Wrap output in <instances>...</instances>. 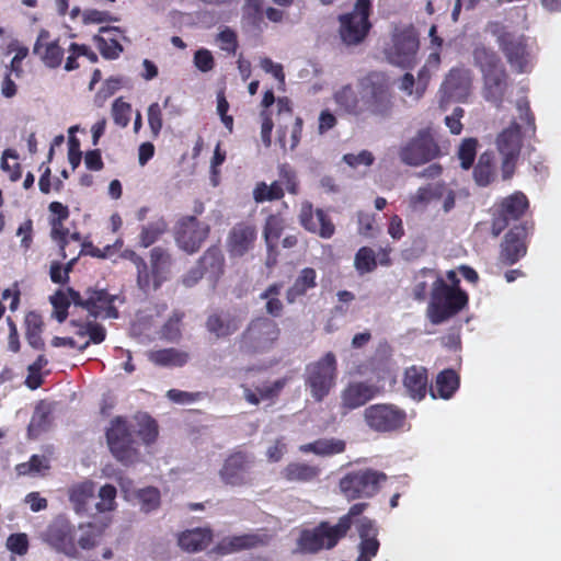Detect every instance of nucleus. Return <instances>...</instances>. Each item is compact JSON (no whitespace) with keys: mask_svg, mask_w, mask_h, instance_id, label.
<instances>
[{"mask_svg":"<svg viewBox=\"0 0 561 561\" xmlns=\"http://www.w3.org/2000/svg\"><path fill=\"white\" fill-rule=\"evenodd\" d=\"M366 507V503H356L350 507L345 515L339 518L335 525H331L329 522H321L313 529L304 530L299 539L300 548L307 552L332 549L340 539L346 536L352 525L355 524L359 536L356 561H371L377 556L380 543L377 539L378 529L375 522L367 517L357 518Z\"/></svg>","mask_w":561,"mask_h":561,"instance_id":"1","label":"nucleus"},{"mask_svg":"<svg viewBox=\"0 0 561 561\" xmlns=\"http://www.w3.org/2000/svg\"><path fill=\"white\" fill-rule=\"evenodd\" d=\"M137 436L145 445L156 440L158 426L148 414H138L131 420L116 416L111 421L106 430V440L116 460L126 466L140 460Z\"/></svg>","mask_w":561,"mask_h":561,"instance_id":"2","label":"nucleus"},{"mask_svg":"<svg viewBox=\"0 0 561 561\" xmlns=\"http://www.w3.org/2000/svg\"><path fill=\"white\" fill-rule=\"evenodd\" d=\"M518 113L508 127L503 129L496 138V147L502 156V176L512 178L519 157L523 138L533 137L536 133L535 117L530 111L529 102L519 99L516 102Z\"/></svg>","mask_w":561,"mask_h":561,"instance_id":"3","label":"nucleus"},{"mask_svg":"<svg viewBox=\"0 0 561 561\" xmlns=\"http://www.w3.org/2000/svg\"><path fill=\"white\" fill-rule=\"evenodd\" d=\"M473 65L482 76L483 99L500 108L511 87L508 72L500 56L483 44L474 46L472 51Z\"/></svg>","mask_w":561,"mask_h":561,"instance_id":"4","label":"nucleus"},{"mask_svg":"<svg viewBox=\"0 0 561 561\" xmlns=\"http://www.w3.org/2000/svg\"><path fill=\"white\" fill-rule=\"evenodd\" d=\"M363 101V117L366 115L381 119L390 118L394 110V98L385 75L371 72L359 83Z\"/></svg>","mask_w":561,"mask_h":561,"instance_id":"5","label":"nucleus"},{"mask_svg":"<svg viewBox=\"0 0 561 561\" xmlns=\"http://www.w3.org/2000/svg\"><path fill=\"white\" fill-rule=\"evenodd\" d=\"M468 304V295L457 285H448L442 277L435 279L431 290V300L426 309V316L431 323L440 324Z\"/></svg>","mask_w":561,"mask_h":561,"instance_id":"6","label":"nucleus"},{"mask_svg":"<svg viewBox=\"0 0 561 561\" xmlns=\"http://www.w3.org/2000/svg\"><path fill=\"white\" fill-rule=\"evenodd\" d=\"M336 358L332 352L306 366L305 386L316 402H322L335 387Z\"/></svg>","mask_w":561,"mask_h":561,"instance_id":"7","label":"nucleus"},{"mask_svg":"<svg viewBox=\"0 0 561 561\" xmlns=\"http://www.w3.org/2000/svg\"><path fill=\"white\" fill-rule=\"evenodd\" d=\"M387 476L374 469H358L344 474L339 482L341 493L347 500L370 499L376 495Z\"/></svg>","mask_w":561,"mask_h":561,"instance_id":"8","label":"nucleus"},{"mask_svg":"<svg viewBox=\"0 0 561 561\" xmlns=\"http://www.w3.org/2000/svg\"><path fill=\"white\" fill-rule=\"evenodd\" d=\"M442 154L436 131L431 127L421 128L414 137L401 146L400 160L408 165L417 167Z\"/></svg>","mask_w":561,"mask_h":561,"instance_id":"9","label":"nucleus"},{"mask_svg":"<svg viewBox=\"0 0 561 561\" xmlns=\"http://www.w3.org/2000/svg\"><path fill=\"white\" fill-rule=\"evenodd\" d=\"M499 45L508 65L517 73H528L535 64V53L529 38L524 35L504 33L499 37Z\"/></svg>","mask_w":561,"mask_h":561,"instance_id":"10","label":"nucleus"},{"mask_svg":"<svg viewBox=\"0 0 561 561\" xmlns=\"http://www.w3.org/2000/svg\"><path fill=\"white\" fill-rule=\"evenodd\" d=\"M370 0H357L352 12L340 16V35L346 45H357L367 35Z\"/></svg>","mask_w":561,"mask_h":561,"instance_id":"11","label":"nucleus"},{"mask_svg":"<svg viewBox=\"0 0 561 561\" xmlns=\"http://www.w3.org/2000/svg\"><path fill=\"white\" fill-rule=\"evenodd\" d=\"M407 419L404 410L387 403L371 404L364 410L366 425L379 433H387L403 427Z\"/></svg>","mask_w":561,"mask_h":561,"instance_id":"12","label":"nucleus"},{"mask_svg":"<svg viewBox=\"0 0 561 561\" xmlns=\"http://www.w3.org/2000/svg\"><path fill=\"white\" fill-rule=\"evenodd\" d=\"M75 306L82 307L93 318H117L118 311L114 306L115 300L118 299L116 295H110L104 289L88 288L84 297L77 290H70Z\"/></svg>","mask_w":561,"mask_h":561,"instance_id":"13","label":"nucleus"},{"mask_svg":"<svg viewBox=\"0 0 561 561\" xmlns=\"http://www.w3.org/2000/svg\"><path fill=\"white\" fill-rule=\"evenodd\" d=\"M279 333L280 330L274 320L265 317L257 318L242 334L241 346L252 352L268 350L278 339Z\"/></svg>","mask_w":561,"mask_h":561,"instance_id":"14","label":"nucleus"},{"mask_svg":"<svg viewBox=\"0 0 561 561\" xmlns=\"http://www.w3.org/2000/svg\"><path fill=\"white\" fill-rule=\"evenodd\" d=\"M392 46L387 51L389 62L401 68H411L416 62L419 39L413 30L397 31Z\"/></svg>","mask_w":561,"mask_h":561,"instance_id":"15","label":"nucleus"},{"mask_svg":"<svg viewBox=\"0 0 561 561\" xmlns=\"http://www.w3.org/2000/svg\"><path fill=\"white\" fill-rule=\"evenodd\" d=\"M42 539L56 551L76 557L75 529L64 516L56 517L42 533Z\"/></svg>","mask_w":561,"mask_h":561,"instance_id":"16","label":"nucleus"},{"mask_svg":"<svg viewBox=\"0 0 561 561\" xmlns=\"http://www.w3.org/2000/svg\"><path fill=\"white\" fill-rule=\"evenodd\" d=\"M208 233L209 226L207 224L190 216L180 221L175 240L182 250L192 254L201 248Z\"/></svg>","mask_w":561,"mask_h":561,"instance_id":"17","label":"nucleus"},{"mask_svg":"<svg viewBox=\"0 0 561 561\" xmlns=\"http://www.w3.org/2000/svg\"><path fill=\"white\" fill-rule=\"evenodd\" d=\"M528 207V199L522 192H516L506 197L492 222V233L497 237L511 221L518 220Z\"/></svg>","mask_w":561,"mask_h":561,"instance_id":"18","label":"nucleus"},{"mask_svg":"<svg viewBox=\"0 0 561 561\" xmlns=\"http://www.w3.org/2000/svg\"><path fill=\"white\" fill-rule=\"evenodd\" d=\"M255 227L240 222L232 227L227 237V251L231 257H241L254 248Z\"/></svg>","mask_w":561,"mask_h":561,"instance_id":"19","label":"nucleus"},{"mask_svg":"<svg viewBox=\"0 0 561 561\" xmlns=\"http://www.w3.org/2000/svg\"><path fill=\"white\" fill-rule=\"evenodd\" d=\"M253 463L252 457L238 451L229 456L219 474L226 484L242 485L248 481V472Z\"/></svg>","mask_w":561,"mask_h":561,"instance_id":"20","label":"nucleus"},{"mask_svg":"<svg viewBox=\"0 0 561 561\" xmlns=\"http://www.w3.org/2000/svg\"><path fill=\"white\" fill-rule=\"evenodd\" d=\"M377 392L378 389L374 385L363 381L350 382L341 391V408L344 410V413L358 409L374 399Z\"/></svg>","mask_w":561,"mask_h":561,"instance_id":"21","label":"nucleus"},{"mask_svg":"<svg viewBox=\"0 0 561 561\" xmlns=\"http://www.w3.org/2000/svg\"><path fill=\"white\" fill-rule=\"evenodd\" d=\"M300 224L310 232L318 233L321 238L329 239L334 233V225L322 209L313 213L312 205L308 202L301 205L299 214Z\"/></svg>","mask_w":561,"mask_h":561,"instance_id":"22","label":"nucleus"},{"mask_svg":"<svg viewBox=\"0 0 561 561\" xmlns=\"http://www.w3.org/2000/svg\"><path fill=\"white\" fill-rule=\"evenodd\" d=\"M270 539L271 536L265 531L226 537L216 546L215 550L217 553L222 556L230 554L243 549L264 546L270 541Z\"/></svg>","mask_w":561,"mask_h":561,"instance_id":"23","label":"nucleus"},{"mask_svg":"<svg viewBox=\"0 0 561 561\" xmlns=\"http://www.w3.org/2000/svg\"><path fill=\"white\" fill-rule=\"evenodd\" d=\"M94 496L95 483L91 480L76 483L69 489V500L78 515H94Z\"/></svg>","mask_w":561,"mask_h":561,"instance_id":"24","label":"nucleus"},{"mask_svg":"<svg viewBox=\"0 0 561 561\" xmlns=\"http://www.w3.org/2000/svg\"><path fill=\"white\" fill-rule=\"evenodd\" d=\"M471 88V78L468 70L451 69L442 84L444 96L455 101H463Z\"/></svg>","mask_w":561,"mask_h":561,"instance_id":"25","label":"nucleus"},{"mask_svg":"<svg viewBox=\"0 0 561 561\" xmlns=\"http://www.w3.org/2000/svg\"><path fill=\"white\" fill-rule=\"evenodd\" d=\"M33 53L42 59L45 66L57 68L60 66L64 57V48L59 41H49V32L42 30L38 34Z\"/></svg>","mask_w":561,"mask_h":561,"instance_id":"26","label":"nucleus"},{"mask_svg":"<svg viewBox=\"0 0 561 561\" xmlns=\"http://www.w3.org/2000/svg\"><path fill=\"white\" fill-rule=\"evenodd\" d=\"M403 387L411 399L415 401L424 399L427 391L430 392L426 369L420 366L407 368L403 378Z\"/></svg>","mask_w":561,"mask_h":561,"instance_id":"27","label":"nucleus"},{"mask_svg":"<svg viewBox=\"0 0 561 561\" xmlns=\"http://www.w3.org/2000/svg\"><path fill=\"white\" fill-rule=\"evenodd\" d=\"M333 99L342 113L357 118L363 117L362 95L351 84L339 88L334 92Z\"/></svg>","mask_w":561,"mask_h":561,"instance_id":"28","label":"nucleus"},{"mask_svg":"<svg viewBox=\"0 0 561 561\" xmlns=\"http://www.w3.org/2000/svg\"><path fill=\"white\" fill-rule=\"evenodd\" d=\"M197 264L205 273V276L215 286L225 271V256L218 247L208 248Z\"/></svg>","mask_w":561,"mask_h":561,"instance_id":"29","label":"nucleus"},{"mask_svg":"<svg viewBox=\"0 0 561 561\" xmlns=\"http://www.w3.org/2000/svg\"><path fill=\"white\" fill-rule=\"evenodd\" d=\"M524 232V228L516 226L506 233L502 244V259L507 264H514L525 255L526 247L522 240Z\"/></svg>","mask_w":561,"mask_h":561,"instance_id":"30","label":"nucleus"},{"mask_svg":"<svg viewBox=\"0 0 561 561\" xmlns=\"http://www.w3.org/2000/svg\"><path fill=\"white\" fill-rule=\"evenodd\" d=\"M459 388V377L453 369H445L440 371L434 386L430 387V394L433 399L442 398L444 400L450 399Z\"/></svg>","mask_w":561,"mask_h":561,"instance_id":"31","label":"nucleus"},{"mask_svg":"<svg viewBox=\"0 0 561 561\" xmlns=\"http://www.w3.org/2000/svg\"><path fill=\"white\" fill-rule=\"evenodd\" d=\"M241 324V320L230 313H216L208 317L206 327L217 337L228 336L234 333Z\"/></svg>","mask_w":561,"mask_h":561,"instance_id":"32","label":"nucleus"},{"mask_svg":"<svg viewBox=\"0 0 561 561\" xmlns=\"http://www.w3.org/2000/svg\"><path fill=\"white\" fill-rule=\"evenodd\" d=\"M148 358L154 365L163 367H182L188 359L190 354L185 351L170 347L148 353Z\"/></svg>","mask_w":561,"mask_h":561,"instance_id":"33","label":"nucleus"},{"mask_svg":"<svg viewBox=\"0 0 561 561\" xmlns=\"http://www.w3.org/2000/svg\"><path fill=\"white\" fill-rule=\"evenodd\" d=\"M211 540V530L208 528H194L182 533L179 537V546L188 552L205 549Z\"/></svg>","mask_w":561,"mask_h":561,"instance_id":"34","label":"nucleus"},{"mask_svg":"<svg viewBox=\"0 0 561 561\" xmlns=\"http://www.w3.org/2000/svg\"><path fill=\"white\" fill-rule=\"evenodd\" d=\"M496 161L495 154L490 151L483 152L473 169V180L479 186H488L495 179Z\"/></svg>","mask_w":561,"mask_h":561,"instance_id":"35","label":"nucleus"},{"mask_svg":"<svg viewBox=\"0 0 561 561\" xmlns=\"http://www.w3.org/2000/svg\"><path fill=\"white\" fill-rule=\"evenodd\" d=\"M446 192V183L444 181H435L419 187V190L410 198L413 207L425 206L436 201Z\"/></svg>","mask_w":561,"mask_h":561,"instance_id":"36","label":"nucleus"},{"mask_svg":"<svg viewBox=\"0 0 561 561\" xmlns=\"http://www.w3.org/2000/svg\"><path fill=\"white\" fill-rule=\"evenodd\" d=\"M302 453H313L319 456H332L345 450V442L336 438H321L300 446Z\"/></svg>","mask_w":561,"mask_h":561,"instance_id":"37","label":"nucleus"},{"mask_svg":"<svg viewBox=\"0 0 561 561\" xmlns=\"http://www.w3.org/2000/svg\"><path fill=\"white\" fill-rule=\"evenodd\" d=\"M316 278L317 274L313 268H304L294 285L287 290V301L293 304L299 296L305 295L308 289L313 288L316 286Z\"/></svg>","mask_w":561,"mask_h":561,"instance_id":"38","label":"nucleus"},{"mask_svg":"<svg viewBox=\"0 0 561 561\" xmlns=\"http://www.w3.org/2000/svg\"><path fill=\"white\" fill-rule=\"evenodd\" d=\"M440 276L433 268H422L415 273L413 279L412 296L417 301H423L427 295L428 283H432L434 287L435 279H439Z\"/></svg>","mask_w":561,"mask_h":561,"instance_id":"39","label":"nucleus"},{"mask_svg":"<svg viewBox=\"0 0 561 561\" xmlns=\"http://www.w3.org/2000/svg\"><path fill=\"white\" fill-rule=\"evenodd\" d=\"M427 87V80L424 77V70L419 73V79L415 81L413 75L407 72L400 80L399 90L404 92L413 101H419Z\"/></svg>","mask_w":561,"mask_h":561,"instance_id":"40","label":"nucleus"},{"mask_svg":"<svg viewBox=\"0 0 561 561\" xmlns=\"http://www.w3.org/2000/svg\"><path fill=\"white\" fill-rule=\"evenodd\" d=\"M25 325H26V340L28 344L36 350H42L44 347V341L42 339L43 331V321L42 317L32 311L28 312L25 317Z\"/></svg>","mask_w":561,"mask_h":561,"instance_id":"41","label":"nucleus"},{"mask_svg":"<svg viewBox=\"0 0 561 561\" xmlns=\"http://www.w3.org/2000/svg\"><path fill=\"white\" fill-rule=\"evenodd\" d=\"M70 290L73 288L68 287L66 290L58 289L54 295L49 297V301L54 308L51 317H54L59 323H62L68 317V308L72 301V295Z\"/></svg>","mask_w":561,"mask_h":561,"instance_id":"42","label":"nucleus"},{"mask_svg":"<svg viewBox=\"0 0 561 561\" xmlns=\"http://www.w3.org/2000/svg\"><path fill=\"white\" fill-rule=\"evenodd\" d=\"M150 263L152 270L151 273L153 275V289H157L163 282L161 274L170 264V255L164 249L156 247L151 250Z\"/></svg>","mask_w":561,"mask_h":561,"instance_id":"43","label":"nucleus"},{"mask_svg":"<svg viewBox=\"0 0 561 561\" xmlns=\"http://www.w3.org/2000/svg\"><path fill=\"white\" fill-rule=\"evenodd\" d=\"M167 227V222L162 218L142 226L139 234L140 245L148 248L153 244L165 232Z\"/></svg>","mask_w":561,"mask_h":561,"instance_id":"44","label":"nucleus"},{"mask_svg":"<svg viewBox=\"0 0 561 561\" xmlns=\"http://www.w3.org/2000/svg\"><path fill=\"white\" fill-rule=\"evenodd\" d=\"M284 474L289 481L307 482L318 477L319 469L310 465L295 462L285 468Z\"/></svg>","mask_w":561,"mask_h":561,"instance_id":"45","label":"nucleus"},{"mask_svg":"<svg viewBox=\"0 0 561 561\" xmlns=\"http://www.w3.org/2000/svg\"><path fill=\"white\" fill-rule=\"evenodd\" d=\"M116 488L112 484H104L100 488L98 497L99 501L93 504L94 514L111 512L116 508Z\"/></svg>","mask_w":561,"mask_h":561,"instance_id":"46","label":"nucleus"},{"mask_svg":"<svg viewBox=\"0 0 561 561\" xmlns=\"http://www.w3.org/2000/svg\"><path fill=\"white\" fill-rule=\"evenodd\" d=\"M283 229L284 221L280 217L275 215H271L267 217L263 234L266 242V247L270 250H272L276 245Z\"/></svg>","mask_w":561,"mask_h":561,"instance_id":"47","label":"nucleus"},{"mask_svg":"<svg viewBox=\"0 0 561 561\" xmlns=\"http://www.w3.org/2000/svg\"><path fill=\"white\" fill-rule=\"evenodd\" d=\"M356 270L360 274L369 273L374 271L377 266L376 256L374 250L367 247L360 248L354 261Z\"/></svg>","mask_w":561,"mask_h":561,"instance_id":"48","label":"nucleus"},{"mask_svg":"<svg viewBox=\"0 0 561 561\" xmlns=\"http://www.w3.org/2000/svg\"><path fill=\"white\" fill-rule=\"evenodd\" d=\"M140 508L145 513H150L160 505V492L156 488H145L137 492Z\"/></svg>","mask_w":561,"mask_h":561,"instance_id":"49","label":"nucleus"},{"mask_svg":"<svg viewBox=\"0 0 561 561\" xmlns=\"http://www.w3.org/2000/svg\"><path fill=\"white\" fill-rule=\"evenodd\" d=\"M478 141L474 138L463 139L458 149V158L462 169L468 170L472 167L477 154Z\"/></svg>","mask_w":561,"mask_h":561,"instance_id":"50","label":"nucleus"},{"mask_svg":"<svg viewBox=\"0 0 561 561\" xmlns=\"http://www.w3.org/2000/svg\"><path fill=\"white\" fill-rule=\"evenodd\" d=\"M183 313L174 311L161 329V336L170 342H174L181 336V321Z\"/></svg>","mask_w":561,"mask_h":561,"instance_id":"51","label":"nucleus"},{"mask_svg":"<svg viewBox=\"0 0 561 561\" xmlns=\"http://www.w3.org/2000/svg\"><path fill=\"white\" fill-rule=\"evenodd\" d=\"M7 549L18 556L26 554L28 550V538L24 533L12 534L5 542Z\"/></svg>","mask_w":561,"mask_h":561,"instance_id":"52","label":"nucleus"},{"mask_svg":"<svg viewBox=\"0 0 561 561\" xmlns=\"http://www.w3.org/2000/svg\"><path fill=\"white\" fill-rule=\"evenodd\" d=\"M51 225V232L50 236L53 240L58 242L60 248V253L64 259L67 257L66 253V247L68 245V239L67 236L69 233L68 229L64 227V222H60L59 220H50Z\"/></svg>","mask_w":561,"mask_h":561,"instance_id":"53","label":"nucleus"},{"mask_svg":"<svg viewBox=\"0 0 561 561\" xmlns=\"http://www.w3.org/2000/svg\"><path fill=\"white\" fill-rule=\"evenodd\" d=\"M131 106L130 104L122 101V99L115 100L112 106V114L115 124L126 127L129 123Z\"/></svg>","mask_w":561,"mask_h":561,"instance_id":"54","label":"nucleus"},{"mask_svg":"<svg viewBox=\"0 0 561 561\" xmlns=\"http://www.w3.org/2000/svg\"><path fill=\"white\" fill-rule=\"evenodd\" d=\"M100 50L104 58L106 59H115L123 51L122 45L117 42V39L112 38L110 36H102L100 38Z\"/></svg>","mask_w":561,"mask_h":561,"instance_id":"55","label":"nucleus"},{"mask_svg":"<svg viewBox=\"0 0 561 561\" xmlns=\"http://www.w3.org/2000/svg\"><path fill=\"white\" fill-rule=\"evenodd\" d=\"M193 62L202 72H208L213 70L215 66L213 54L206 48H199L195 51Z\"/></svg>","mask_w":561,"mask_h":561,"instance_id":"56","label":"nucleus"},{"mask_svg":"<svg viewBox=\"0 0 561 561\" xmlns=\"http://www.w3.org/2000/svg\"><path fill=\"white\" fill-rule=\"evenodd\" d=\"M374 156L368 150H362L359 153H346L343 156V161L351 168H358L359 165L369 167L374 163Z\"/></svg>","mask_w":561,"mask_h":561,"instance_id":"57","label":"nucleus"},{"mask_svg":"<svg viewBox=\"0 0 561 561\" xmlns=\"http://www.w3.org/2000/svg\"><path fill=\"white\" fill-rule=\"evenodd\" d=\"M217 41L220 44V48L227 53H236L238 47L237 34L229 27L222 30L218 36Z\"/></svg>","mask_w":561,"mask_h":561,"instance_id":"58","label":"nucleus"},{"mask_svg":"<svg viewBox=\"0 0 561 561\" xmlns=\"http://www.w3.org/2000/svg\"><path fill=\"white\" fill-rule=\"evenodd\" d=\"M148 124L153 136L157 137L162 129V112L158 103H152L148 107Z\"/></svg>","mask_w":561,"mask_h":561,"instance_id":"59","label":"nucleus"},{"mask_svg":"<svg viewBox=\"0 0 561 561\" xmlns=\"http://www.w3.org/2000/svg\"><path fill=\"white\" fill-rule=\"evenodd\" d=\"M167 397L174 403L178 404H191L195 402L199 397V392H187L178 389H171L167 392Z\"/></svg>","mask_w":561,"mask_h":561,"instance_id":"60","label":"nucleus"},{"mask_svg":"<svg viewBox=\"0 0 561 561\" xmlns=\"http://www.w3.org/2000/svg\"><path fill=\"white\" fill-rule=\"evenodd\" d=\"M260 66L266 73H271L279 84H285V73L280 64H275L272 59L264 57L261 59Z\"/></svg>","mask_w":561,"mask_h":561,"instance_id":"61","label":"nucleus"},{"mask_svg":"<svg viewBox=\"0 0 561 561\" xmlns=\"http://www.w3.org/2000/svg\"><path fill=\"white\" fill-rule=\"evenodd\" d=\"M279 178L280 182L286 185V188L291 194H297L298 185L296 180V173L291 170V168L287 164H283L279 168Z\"/></svg>","mask_w":561,"mask_h":561,"instance_id":"62","label":"nucleus"},{"mask_svg":"<svg viewBox=\"0 0 561 561\" xmlns=\"http://www.w3.org/2000/svg\"><path fill=\"white\" fill-rule=\"evenodd\" d=\"M105 335H106V332L102 325L91 322L89 340L85 343L81 344L78 347V350L80 352H83L90 345V343L99 344V343L103 342L105 340Z\"/></svg>","mask_w":561,"mask_h":561,"instance_id":"63","label":"nucleus"},{"mask_svg":"<svg viewBox=\"0 0 561 561\" xmlns=\"http://www.w3.org/2000/svg\"><path fill=\"white\" fill-rule=\"evenodd\" d=\"M122 85L121 78H108L102 85L101 90L96 94V99H107L113 95Z\"/></svg>","mask_w":561,"mask_h":561,"instance_id":"64","label":"nucleus"}]
</instances>
